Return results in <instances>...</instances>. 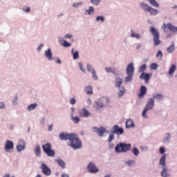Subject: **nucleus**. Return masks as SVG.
<instances>
[{
    "label": "nucleus",
    "mask_w": 177,
    "mask_h": 177,
    "mask_svg": "<svg viewBox=\"0 0 177 177\" xmlns=\"http://www.w3.org/2000/svg\"><path fill=\"white\" fill-rule=\"evenodd\" d=\"M67 145L74 150H78V149L82 147V142H81V140L78 138V136L75 133H72L71 139L69 140V142H67Z\"/></svg>",
    "instance_id": "1"
},
{
    "label": "nucleus",
    "mask_w": 177,
    "mask_h": 177,
    "mask_svg": "<svg viewBox=\"0 0 177 177\" xmlns=\"http://www.w3.org/2000/svg\"><path fill=\"white\" fill-rule=\"evenodd\" d=\"M133 73H135V67H133V64L130 63L126 68V74L127 77H125V82H131V81H132Z\"/></svg>",
    "instance_id": "2"
},
{
    "label": "nucleus",
    "mask_w": 177,
    "mask_h": 177,
    "mask_svg": "<svg viewBox=\"0 0 177 177\" xmlns=\"http://www.w3.org/2000/svg\"><path fill=\"white\" fill-rule=\"evenodd\" d=\"M131 149V144H125L120 142L116 145L115 151L116 153H127V151H129Z\"/></svg>",
    "instance_id": "3"
},
{
    "label": "nucleus",
    "mask_w": 177,
    "mask_h": 177,
    "mask_svg": "<svg viewBox=\"0 0 177 177\" xmlns=\"http://www.w3.org/2000/svg\"><path fill=\"white\" fill-rule=\"evenodd\" d=\"M150 32L153 37V45L158 46V45L161 44V41L160 40V32L153 26L150 27Z\"/></svg>",
    "instance_id": "4"
},
{
    "label": "nucleus",
    "mask_w": 177,
    "mask_h": 177,
    "mask_svg": "<svg viewBox=\"0 0 177 177\" xmlns=\"http://www.w3.org/2000/svg\"><path fill=\"white\" fill-rule=\"evenodd\" d=\"M153 107H154V99L149 98L147 102V104L142 111V117H144V118H147V112L149 111V110H153Z\"/></svg>",
    "instance_id": "5"
},
{
    "label": "nucleus",
    "mask_w": 177,
    "mask_h": 177,
    "mask_svg": "<svg viewBox=\"0 0 177 177\" xmlns=\"http://www.w3.org/2000/svg\"><path fill=\"white\" fill-rule=\"evenodd\" d=\"M140 6L141 9H142V10H144V12H148L152 16H156L158 13V10L151 8L148 4H146L144 3H140Z\"/></svg>",
    "instance_id": "6"
},
{
    "label": "nucleus",
    "mask_w": 177,
    "mask_h": 177,
    "mask_svg": "<svg viewBox=\"0 0 177 177\" xmlns=\"http://www.w3.org/2000/svg\"><path fill=\"white\" fill-rule=\"evenodd\" d=\"M41 147L48 157H55V151L52 149V144L46 143L43 145Z\"/></svg>",
    "instance_id": "7"
},
{
    "label": "nucleus",
    "mask_w": 177,
    "mask_h": 177,
    "mask_svg": "<svg viewBox=\"0 0 177 177\" xmlns=\"http://www.w3.org/2000/svg\"><path fill=\"white\" fill-rule=\"evenodd\" d=\"M109 104L110 100H109L107 97H102L96 102L97 109H102V107H104V106H109Z\"/></svg>",
    "instance_id": "8"
},
{
    "label": "nucleus",
    "mask_w": 177,
    "mask_h": 177,
    "mask_svg": "<svg viewBox=\"0 0 177 177\" xmlns=\"http://www.w3.org/2000/svg\"><path fill=\"white\" fill-rule=\"evenodd\" d=\"M93 132H97L98 136L100 138H103L104 136V133H107V129L103 127L97 128L96 127H93Z\"/></svg>",
    "instance_id": "9"
},
{
    "label": "nucleus",
    "mask_w": 177,
    "mask_h": 177,
    "mask_svg": "<svg viewBox=\"0 0 177 177\" xmlns=\"http://www.w3.org/2000/svg\"><path fill=\"white\" fill-rule=\"evenodd\" d=\"M14 147L15 145L13 144V142L10 140H7L6 142V145L4 147L5 151H6V153H10V150H13Z\"/></svg>",
    "instance_id": "10"
},
{
    "label": "nucleus",
    "mask_w": 177,
    "mask_h": 177,
    "mask_svg": "<svg viewBox=\"0 0 177 177\" xmlns=\"http://www.w3.org/2000/svg\"><path fill=\"white\" fill-rule=\"evenodd\" d=\"M79 115L82 118H88L91 115V113L85 107L79 109Z\"/></svg>",
    "instance_id": "11"
},
{
    "label": "nucleus",
    "mask_w": 177,
    "mask_h": 177,
    "mask_svg": "<svg viewBox=\"0 0 177 177\" xmlns=\"http://www.w3.org/2000/svg\"><path fill=\"white\" fill-rule=\"evenodd\" d=\"M40 168L44 175H46V176H49L50 174H52V171L50 170V169H49V167H48V166L44 162L41 163V166Z\"/></svg>",
    "instance_id": "12"
},
{
    "label": "nucleus",
    "mask_w": 177,
    "mask_h": 177,
    "mask_svg": "<svg viewBox=\"0 0 177 177\" xmlns=\"http://www.w3.org/2000/svg\"><path fill=\"white\" fill-rule=\"evenodd\" d=\"M112 133H116V135L120 136L124 133V129L119 127L118 125H114L112 127Z\"/></svg>",
    "instance_id": "13"
},
{
    "label": "nucleus",
    "mask_w": 177,
    "mask_h": 177,
    "mask_svg": "<svg viewBox=\"0 0 177 177\" xmlns=\"http://www.w3.org/2000/svg\"><path fill=\"white\" fill-rule=\"evenodd\" d=\"M87 169L91 174H96L97 172H99V169L96 167V165H95L94 163L92 162L89 163V165L87 167Z\"/></svg>",
    "instance_id": "14"
},
{
    "label": "nucleus",
    "mask_w": 177,
    "mask_h": 177,
    "mask_svg": "<svg viewBox=\"0 0 177 177\" xmlns=\"http://www.w3.org/2000/svg\"><path fill=\"white\" fill-rule=\"evenodd\" d=\"M73 133L62 132L61 133H59V139L60 140H70V139H71Z\"/></svg>",
    "instance_id": "15"
},
{
    "label": "nucleus",
    "mask_w": 177,
    "mask_h": 177,
    "mask_svg": "<svg viewBox=\"0 0 177 177\" xmlns=\"http://www.w3.org/2000/svg\"><path fill=\"white\" fill-rule=\"evenodd\" d=\"M34 151L37 157H41V145H39V144L36 145L34 148Z\"/></svg>",
    "instance_id": "16"
},
{
    "label": "nucleus",
    "mask_w": 177,
    "mask_h": 177,
    "mask_svg": "<svg viewBox=\"0 0 177 177\" xmlns=\"http://www.w3.org/2000/svg\"><path fill=\"white\" fill-rule=\"evenodd\" d=\"M140 80H145V84H148L149 80H150V75H149V73H142L140 75Z\"/></svg>",
    "instance_id": "17"
},
{
    "label": "nucleus",
    "mask_w": 177,
    "mask_h": 177,
    "mask_svg": "<svg viewBox=\"0 0 177 177\" xmlns=\"http://www.w3.org/2000/svg\"><path fill=\"white\" fill-rule=\"evenodd\" d=\"M45 56L48 60H52L53 59V56L52 55V50H50V48H48V50L45 51Z\"/></svg>",
    "instance_id": "18"
},
{
    "label": "nucleus",
    "mask_w": 177,
    "mask_h": 177,
    "mask_svg": "<svg viewBox=\"0 0 177 177\" xmlns=\"http://www.w3.org/2000/svg\"><path fill=\"white\" fill-rule=\"evenodd\" d=\"M126 128H135L133 120L129 119L126 122Z\"/></svg>",
    "instance_id": "19"
},
{
    "label": "nucleus",
    "mask_w": 177,
    "mask_h": 177,
    "mask_svg": "<svg viewBox=\"0 0 177 177\" xmlns=\"http://www.w3.org/2000/svg\"><path fill=\"white\" fill-rule=\"evenodd\" d=\"M146 92H147V88L145 86H142L140 88V93L139 94V97H143L145 95H146Z\"/></svg>",
    "instance_id": "20"
},
{
    "label": "nucleus",
    "mask_w": 177,
    "mask_h": 177,
    "mask_svg": "<svg viewBox=\"0 0 177 177\" xmlns=\"http://www.w3.org/2000/svg\"><path fill=\"white\" fill-rule=\"evenodd\" d=\"M85 93H86V95H93V90L92 88V86H86Z\"/></svg>",
    "instance_id": "21"
},
{
    "label": "nucleus",
    "mask_w": 177,
    "mask_h": 177,
    "mask_svg": "<svg viewBox=\"0 0 177 177\" xmlns=\"http://www.w3.org/2000/svg\"><path fill=\"white\" fill-rule=\"evenodd\" d=\"M56 162H57L58 165L61 167V168L64 169L66 168V162L63 161L62 159H57L55 160Z\"/></svg>",
    "instance_id": "22"
},
{
    "label": "nucleus",
    "mask_w": 177,
    "mask_h": 177,
    "mask_svg": "<svg viewBox=\"0 0 177 177\" xmlns=\"http://www.w3.org/2000/svg\"><path fill=\"white\" fill-rule=\"evenodd\" d=\"M168 53H174L175 52V43L172 42L171 46L167 48Z\"/></svg>",
    "instance_id": "23"
},
{
    "label": "nucleus",
    "mask_w": 177,
    "mask_h": 177,
    "mask_svg": "<svg viewBox=\"0 0 177 177\" xmlns=\"http://www.w3.org/2000/svg\"><path fill=\"white\" fill-rule=\"evenodd\" d=\"M163 98L164 95L162 94L155 93L153 95V99H156V100H162Z\"/></svg>",
    "instance_id": "24"
},
{
    "label": "nucleus",
    "mask_w": 177,
    "mask_h": 177,
    "mask_svg": "<svg viewBox=\"0 0 177 177\" xmlns=\"http://www.w3.org/2000/svg\"><path fill=\"white\" fill-rule=\"evenodd\" d=\"M115 86H117L118 88H120V86H121V85H122V79L121 77H118L115 79Z\"/></svg>",
    "instance_id": "25"
},
{
    "label": "nucleus",
    "mask_w": 177,
    "mask_h": 177,
    "mask_svg": "<svg viewBox=\"0 0 177 177\" xmlns=\"http://www.w3.org/2000/svg\"><path fill=\"white\" fill-rule=\"evenodd\" d=\"M147 1L149 2L150 5H151L152 6H154L155 8L160 7V4H158L156 0H147Z\"/></svg>",
    "instance_id": "26"
},
{
    "label": "nucleus",
    "mask_w": 177,
    "mask_h": 177,
    "mask_svg": "<svg viewBox=\"0 0 177 177\" xmlns=\"http://www.w3.org/2000/svg\"><path fill=\"white\" fill-rule=\"evenodd\" d=\"M176 70V66L175 64H172L169 70V75H172L175 73Z\"/></svg>",
    "instance_id": "27"
},
{
    "label": "nucleus",
    "mask_w": 177,
    "mask_h": 177,
    "mask_svg": "<svg viewBox=\"0 0 177 177\" xmlns=\"http://www.w3.org/2000/svg\"><path fill=\"white\" fill-rule=\"evenodd\" d=\"M167 158V155H163L161 158L160 159V162L159 164H160V165H162L163 167H165V160Z\"/></svg>",
    "instance_id": "28"
},
{
    "label": "nucleus",
    "mask_w": 177,
    "mask_h": 177,
    "mask_svg": "<svg viewBox=\"0 0 177 177\" xmlns=\"http://www.w3.org/2000/svg\"><path fill=\"white\" fill-rule=\"evenodd\" d=\"M161 176L163 177H167L169 176V174H168V170L167 169V167H163V170L161 172Z\"/></svg>",
    "instance_id": "29"
},
{
    "label": "nucleus",
    "mask_w": 177,
    "mask_h": 177,
    "mask_svg": "<svg viewBox=\"0 0 177 177\" xmlns=\"http://www.w3.org/2000/svg\"><path fill=\"white\" fill-rule=\"evenodd\" d=\"M131 153H133V154H134V156L136 157H138V156H139V154H140V152L139 151V149H138V148H136V147H134L131 149Z\"/></svg>",
    "instance_id": "30"
},
{
    "label": "nucleus",
    "mask_w": 177,
    "mask_h": 177,
    "mask_svg": "<svg viewBox=\"0 0 177 177\" xmlns=\"http://www.w3.org/2000/svg\"><path fill=\"white\" fill-rule=\"evenodd\" d=\"M71 53L73 56L74 60H77V59L80 57V53H78V51H75V53H74V48H72Z\"/></svg>",
    "instance_id": "31"
},
{
    "label": "nucleus",
    "mask_w": 177,
    "mask_h": 177,
    "mask_svg": "<svg viewBox=\"0 0 177 177\" xmlns=\"http://www.w3.org/2000/svg\"><path fill=\"white\" fill-rule=\"evenodd\" d=\"M105 71L106 73H111L112 74H114L115 75V69L113 68L112 67H106Z\"/></svg>",
    "instance_id": "32"
},
{
    "label": "nucleus",
    "mask_w": 177,
    "mask_h": 177,
    "mask_svg": "<svg viewBox=\"0 0 177 177\" xmlns=\"http://www.w3.org/2000/svg\"><path fill=\"white\" fill-rule=\"evenodd\" d=\"M38 106V104L37 103H33L32 104H30L29 106H28V110H29V111H31L32 110H35V108Z\"/></svg>",
    "instance_id": "33"
},
{
    "label": "nucleus",
    "mask_w": 177,
    "mask_h": 177,
    "mask_svg": "<svg viewBox=\"0 0 177 177\" xmlns=\"http://www.w3.org/2000/svg\"><path fill=\"white\" fill-rule=\"evenodd\" d=\"M71 120L73 121V122H74V124H78V122H80L81 121V120L80 119V118H78V116H72Z\"/></svg>",
    "instance_id": "34"
},
{
    "label": "nucleus",
    "mask_w": 177,
    "mask_h": 177,
    "mask_svg": "<svg viewBox=\"0 0 177 177\" xmlns=\"http://www.w3.org/2000/svg\"><path fill=\"white\" fill-rule=\"evenodd\" d=\"M135 164L134 160H129L127 162H125V165H127V167H131Z\"/></svg>",
    "instance_id": "35"
},
{
    "label": "nucleus",
    "mask_w": 177,
    "mask_h": 177,
    "mask_svg": "<svg viewBox=\"0 0 177 177\" xmlns=\"http://www.w3.org/2000/svg\"><path fill=\"white\" fill-rule=\"evenodd\" d=\"M131 32L132 38H137V39H139V38H140V35L135 33L133 30H131Z\"/></svg>",
    "instance_id": "36"
},
{
    "label": "nucleus",
    "mask_w": 177,
    "mask_h": 177,
    "mask_svg": "<svg viewBox=\"0 0 177 177\" xmlns=\"http://www.w3.org/2000/svg\"><path fill=\"white\" fill-rule=\"evenodd\" d=\"M26 149V146L24 145H17V151H19V153H20V151H22V150H25Z\"/></svg>",
    "instance_id": "37"
},
{
    "label": "nucleus",
    "mask_w": 177,
    "mask_h": 177,
    "mask_svg": "<svg viewBox=\"0 0 177 177\" xmlns=\"http://www.w3.org/2000/svg\"><path fill=\"white\" fill-rule=\"evenodd\" d=\"M122 90H120L119 92H118V97H121L122 96H123V95L125 93L126 91H125V88L124 87H122Z\"/></svg>",
    "instance_id": "38"
},
{
    "label": "nucleus",
    "mask_w": 177,
    "mask_h": 177,
    "mask_svg": "<svg viewBox=\"0 0 177 177\" xmlns=\"http://www.w3.org/2000/svg\"><path fill=\"white\" fill-rule=\"evenodd\" d=\"M147 66L146 65V64H144L143 65H142L140 68H139V73H143V71H145V70H146Z\"/></svg>",
    "instance_id": "39"
},
{
    "label": "nucleus",
    "mask_w": 177,
    "mask_h": 177,
    "mask_svg": "<svg viewBox=\"0 0 177 177\" xmlns=\"http://www.w3.org/2000/svg\"><path fill=\"white\" fill-rule=\"evenodd\" d=\"M62 46H64V48H68V46H71V44L67 42V41L64 40L62 43Z\"/></svg>",
    "instance_id": "40"
},
{
    "label": "nucleus",
    "mask_w": 177,
    "mask_h": 177,
    "mask_svg": "<svg viewBox=\"0 0 177 177\" xmlns=\"http://www.w3.org/2000/svg\"><path fill=\"white\" fill-rule=\"evenodd\" d=\"M91 74L94 81H97L98 77H97V75L96 74V71H93V72H91Z\"/></svg>",
    "instance_id": "41"
},
{
    "label": "nucleus",
    "mask_w": 177,
    "mask_h": 177,
    "mask_svg": "<svg viewBox=\"0 0 177 177\" xmlns=\"http://www.w3.org/2000/svg\"><path fill=\"white\" fill-rule=\"evenodd\" d=\"M169 139H171V133H167L166 138L163 140V142L165 143V142H168Z\"/></svg>",
    "instance_id": "42"
},
{
    "label": "nucleus",
    "mask_w": 177,
    "mask_h": 177,
    "mask_svg": "<svg viewBox=\"0 0 177 177\" xmlns=\"http://www.w3.org/2000/svg\"><path fill=\"white\" fill-rule=\"evenodd\" d=\"M157 68H158V64L154 63L151 64V70H157Z\"/></svg>",
    "instance_id": "43"
},
{
    "label": "nucleus",
    "mask_w": 177,
    "mask_h": 177,
    "mask_svg": "<svg viewBox=\"0 0 177 177\" xmlns=\"http://www.w3.org/2000/svg\"><path fill=\"white\" fill-rule=\"evenodd\" d=\"M87 70L89 71V73H93V71H95V68H93V67H92L91 65H87Z\"/></svg>",
    "instance_id": "44"
},
{
    "label": "nucleus",
    "mask_w": 177,
    "mask_h": 177,
    "mask_svg": "<svg viewBox=\"0 0 177 177\" xmlns=\"http://www.w3.org/2000/svg\"><path fill=\"white\" fill-rule=\"evenodd\" d=\"M113 139H114V133H111L109 134V138H108V142L110 143Z\"/></svg>",
    "instance_id": "45"
},
{
    "label": "nucleus",
    "mask_w": 177,
    "mask_h": 177,
    "mask_svg": "<svg viewBox=\"0 0 177 177\" xmlns=\"http://www.w3.org/2000/svg\"><path fill=\"white\" fill-rule=\"evenodd\" d=\"M91 3H93V5H99V3H100V0H91Z\"/></svg>",
    "instance_id": "46"
},
{
    "label": "nucleus",
    "mask_w": 177,
    "mask_h": 177,
    "mask_svg": "<svg viewBox=\"0 0 177 177\" xmlns=\"http://www.w3.org/2000/svg\"><path fill=\"white\" fill-rule=\"evenodd\" d=\"M18 145H19V146H26V142H24V140L21 139L19 141Z\"/></svg>",
    "instance_id": "47"
},
{
    "label": "nucleus",
    "mask_w": 177,
    "mask_h": 177,
    "mask_svg": "<svg viewBox=\"0 0 177 177\" xmlns=\"http://www.w3.org/2000/svg\"><path fill=\"white\" fill-rule=\"evenodd\" d=\"M100 20H101L102 23L103 21H104V18L103 17V16L97 17L96 21H99Z\"/></svg>",
    "instance_id": "48"
},
{
    "label": "nucleus",
    "mask_w": 177,
    "mask_h": 177,
    "mask_svg": "<svg viewBox=\"0 0 177 177\" xmlns=\"http://www.w3.org/2000/svg\"><path fill=\"white\" fill-rule=\"evenodd\" d=\"M159 153L160 154H164V153H165V149H164L162 147H160L159 149Z\"/></svg>",
    "instance_id": "49"
},
{
    "label": "nucleus",
    "mask_w": 177,
    "mask_h": 177,
    "mask_svg": "<svg viewBox=\"0 0 177 177\" xmlns=\"http://www.w3.org/2000/svg\"><path fill=\"white\" fill-rule=\"evenodd\" d=\"M23 10H24V12H30V8L28 6H25V7H24Z\"/></svg>",
    "instance_id": "50"
},
{
    "label": "nucleus",
    "mask_w": 177,
    "mask_h": 177,
    "mask_svg": "<svg viewBox=\"0 0 177 177\" xmlns=\"http://www.w3.org/2000/svg\"><path fill=\"white\" fill-rule=\"evenodd\" d=\"M70 103H71V104H75V103H77V101L75 100V98H71L70 100Z\"/></svg>",
    "instance_id": "51"
},
{
    "label": "nucleus",
    "mask_w": 177,
    "mask_h": 177,
    "mask_svg": "<svg viewBox=\"0 0 177 177\" xmlns=\"http://www.w3.org/2000/svg\"><path fill=\"white\" fill-rule=\"evenodd\" d=\"M88 15H91V13H93V7L90 6L88 10Z\"/></svg>",
    "instance_id": "52"
},
{
    "label": "nucleus",
    "mask_w": 177,
    "mask_h": 177,
    "mask_svg": "<svg viewBox=\"0 0 177 177\" xmlns=\"http://www.w3.org/2000/svg\"><path fill=\"white\" fill-rule=\"evenodd\" d=\"M79 67L80 68V70H82V71H83V73H85V70L83 68V65L81 62L79 63Z\"/></svg>",
    "instance_id": "53"
},
{
    "label": "nucleus",
    "mask_w": 177,
    "mask_h": 177,
    "mask_svg": "<svg viewBox=\"0 0 177 177\" xmlns=\"http://www.w3.org/2000/svg\"><path fill=\"white\" fill-rule=\"evenodd\" d=\"M140 150L141 151H147V150H149V149L147 147H140Z\"/></svg>",
    "instance_id": "54"
},
{
    "label": "nucleus",
    "mask_w": 177,
    "mask_h": 177,
    "mask_svg": "<svg viewBox=\"0 0 177 177\" xmlns=\"http://www.w3.org/2000/svg\"><path fill=\"white\" fill-rule=\"evenodd\" d=\"M65 38H67L68 39H71V38H73V35L67 34L65 35Z\"/></svg>",
    "instance_id": "55"
},
{
    "label": "nucleus",
    "mask_w": 177,
    "mask_h": 177,
    "mask_svg": "<svg viewBox=\"0 0 177 177\" xmlns=\"http://www.w3.org/2000/svg\"><path fill=\"white\" fill-rule=\"evenodd\" d=\"M158 56H160V57H162V52L158 51L156 54V57H158Z\"/></svg>",
    "instance_id": "56"
},
{
    "label": "nucleus",
    "mask_w": 177,
    "mask_h": 177,
    "mask_svg": "<svg viewBox=\"0 0 177 177\" xmlns=\"http://www.w3.org/2000/svg\"><path fill=\"white\" fill-rule=\"evenodd\" d=\"M80 3H75L73 4V8H78L80 6Z\"/></svg>",
    "instance_id": "57"
},
{
    "label": "nucleus",
    "mask_w": 177,
    "mask_h": 177,
    "mask_svg": "<svg viewBox=\"0 0 177 177\" xmlns=\"http://www.w3.org/2000/svg\"><path fill=\"white\" fill-rule=\"evenodd\" d=\"M17 103V96H15L13 100V104H16Z\"/></svg>",
    "instance_id": "58"
},
{
    "label": "nucleus",
    "mask_w": 177,
    "mask_h": 177,
    "mask_svg": "<svg viewBox=\"0 0 177 177\" xmlns=\"http://www.w3.org/2000/svg\"><path fill=\"white\" fill-rule=\"evenodd\" d=\"M55 62L57 64H62V61L60 60V59L57 58L55 61Z\"/></svg>",
    "instance_id": "59"
},
{
    "label": "nucleus",
    "mask_w": 177,
    "mask_h": 177,
    "mask_svg": "<svg viewBox=\"0 0 177 177\" xmlns=\"http://www.w3.org/2000/svg\"><path fill=\"white\" fill-rule=\"evenodd\" d=\"M5 107V104L3 102H0V109H3Z\"/></svg>",
    "instance_id": "60"
},
{
    "label": "nucleus",
    "mask_w": 177,
    "mask_h": 177,
    "mask_svg": "<svg viewBox=\"0 0 177 177\" xmlns=\"http://www.w3.org/2000/svg\"><path fill=\"white\" fill-rule=\"evenodd\" d=\"M61 176H62V177H70V176H68V174H66V173L62 174L61 175Z\"/></svg>",
    "instance_id": "61"
},
{
    "label": "nucleus",
    "mask_w": 177,
    "mask_h": 177,
    "mask_svg": "<svg viewBox=\"0 0 177 177\" xmlns=\"http://www.w3.org/2000/svg\"><path fill=\"white\" fill-rule=\"evenodd\" d=\"M109 149H114V144H109Z\"/></svg>",
    "instance_id": "62"
},
{
    "label": "nucleus",
    "mask_w": 177,
    "mask_h": 177,
    "mask_svg": "<svg viewBox=\"0 0 177 177\" xmlns=\"http://www.w3.org/2000/svg\"><path fill=\"white\" fill-rule=\"evenodd\" d=\"M53 127V124H51V125H50V126L48 127V129L49 132H50V131H52Z\"/></svg>",
    "instance_id": "63"
},
{
    "label": "nucleus",
    "mask_w": 177,
    "mask_h": 177,
    "mask_svg": "<svg viewBox=\"0 0 177 177\" xmlns=\"http://www.w3.org/2000/svg\"><path fill=\"white\" fill-rule=\"evenodd\" d=\"M3 177H10V175L8 174H6L3 176Z\"/></svg>",
    "instance_id": "64"
}]
</instances>
